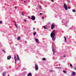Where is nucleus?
I'll use <instances>...</instances> for the list:
<instances>
[{
	"label": "nucleus",
	"mask_w": 76,
	"mask_h": 76,
	"mask_svg": "<svg viewBox=\"0 0 76 76\" xmlns=\"http://www.w3.org/2000/svg\"><path fill=\"white\" fill-rule=\"evenodd\" d=\"M50 36L52 38V40L53 41H54L56 40V38L55 37V32L54 30H53L50 34Z\"/></svg>",
	"instance_id": "1"
},
{
	"label": "nucleus",
	"mask_w": 76,
	"mask_h": 76,
	"mask_svg": "<svg viewBox=\"0 0 76 76\" xmlns=\"http://www.w3.org/2000/svg\"><path fill=\"white\" fill-rule=\"evenodd\" d=\"M64 7L65 9L66 10H67L68 8L67 7V5L65 3L64 4Z\"/></svg>",
	"instance_id": "2"
},
{
	"label": "nucleus",
	"mask_w": 76,
	"mask_h": 76,
	"mask_svg": "<svg viewBox=\"0 0 76 76\" xmlns=\"http://www.w3.org/2000/svg\"><path fill=\"white\" fill-rule=\"evenodd\" d=\"M35 70L36 71L38 70V66L37 64L35 65Z\"/></svg>",
	"instance_id": "3"
},
{
	"label": "nucleus",
	"mask_w": 76,
	"mask_h": 76,
	"mask_svg": "<svg viewBox=\"0 0 76 76\" xmlns=\"http://www.w3.org/2000/svg\"><path fill=\"white\" fill-rule=\"evenodd\" d=\"M31 19L32 20H35V17L34 15L31 16Z\"/></svg>",
	"instance_id": "4"
},
{
	"label": "nucleus",
	"mask_w": 76,
	"mask_h": 76,
	"mask_svg": "<svg viewBox=\"0 0 76 76\" xmlns=\"http://www.w3.org/2000/svg\"><path fill=\"white\" fill-rule=\"evenodd\" d=\"M34 39L36 42L37 43V44H39V42L38 41V39H36L35 37L34 38Z\"/></svg>",
	"instance_id": "5"
},
{
	"label": "nucleus",
	"mask_w": 76,
	"mask_h": 76,
	"mask_svg": "<svg viewBox=\"0 0 76 76\" xmlns=\"http://www.w3.org/2000/svg\"><path fill=\"white\" fill-rule=\"evenodd\" d=\"M52 49L53 54L54 55L55 54V50H54V47H53L52 46Z\"/></svg>",
	"instance_id": "6"
},
{
	"label": "nucleus",
	"mask_w": 76,
	"mask_h": 76,
	"mask_svg": "<svg viewBox=\"0 0 76 76\" xmlns=\"http://www.w3.org/2000/svg\"><path fill=\"white\" fill-rule=\"evenodd\" d=\"M14 59L15 61V64L16 63V55H15L14 56Z\"/></svg>",
	"instance_id": "7"
},
{
	"label": "nucleus",
	"mask_w": 76,
	"mask_h": 76,
	"mask_svg": "<svg viewBox=\"0 0 76 76\" xmlns=\"http://www.w3.org/2000/svg\"><path fill=\"white\" fill-rule=\"evenodd\" d=\"M54 25L52 24L51 26V28L52 29H54Z\"/></svg>",
	"instance_id": "8"
},
{
	"label": "nucleus",
	"mask_w": 76,
	"mask_h": 76,
	"mask_svg": "<svg viewBox=\"0 0 76 76\" xmlns=\"http://www.w3.org/2000/svg\"><path fill=\"white\" fill-rule=\"evenodd\" d=\"M76 75V73L74 72H72V76H74V75Z\"/></svg>",
	"instance_id": "9"
},
{
	"label": "nucleus",
	"mask_w": 76,
	"mask_h": 76,
	"mask_svg": "<svg viewBox=\"0 0 76 76\" xmlns=\"http://www.w3.org/2000/svg\"><path fill=\"white\" fill-rule=\"evenodd\" d=\"M11 56H8L7 57V59L8 60H10V58H11Z\"/></svg>",
	"instance_id": "10"
},
{
	"label": "nucleus",
	"mask_w": 76,
	"mask_h": 76,
	"mask_svg": "<svg viewBox=\"0 0 76 76\" xmlns=\"http://www.w3.org/2000/svg\"><path fill=\"white\" fill-rule=\"evenodd\" d=\"M27 76H32V74L31 73H29L28 74Z\"/></svg>",
	"instance_id": "11"
},
{
	"label": "nucleus",
	"mask_w": 76,
	"mask_h": 76,
	"mask_svg": "<svg viewBox=\"0 0 76 76\" xmlns=\"http://www.w3.org/2000/svg\"><path fill=\"white\" fill-rule=\"evenodd\" d=\"M17 60H19V56L18 55H17Z\"/></svg>",
	"instance_id": "12"
},
{
	"label": "nucleus",
	"mask_w": 76,
	"mask_h": 76,
	"mask_svg": "<svg viewBox=\"0 0 76 76\" xmlns=\"http://www.w3.org/2000/svg\"><path fill=\"white\" fill-rule=\"evenodd\" d=\"M64 41L65 42H66V38L65 37V36H64Z\"/></svg>",
	"instance_id": "13"
},
{
	"label": "nucleus",
	"mask_w": 76,
	"mask_h": 76,
	"mask_svg": "<svg viewBox=\"0 0 76 76\" xmlns=\"http://www.w3.org/2000/svg\"><path fill=\"white\" fill-rule=\"evenodd\" d=\"M20 39V37H18V40H19Z\"/></svg>",
	"instance_id": "14"
},
{
	"label": "nucleus",
	"mask_w": 76,
	"mask_h": 76,
	"mask_svg": "<svg viewBox=\"0 0 76 76\" xmlns=\"http://www.w3.org/2000/svg\"><path fill=\"white\" fill-rule=\"evenodd\" d=\"M42 60L44 61V60H46V59L45 58H42Z\"/></svg>",
	"instance_id": "15"
},
{
	"label": "nucleus",
	"mask_w": 76,
	"mask_h": 76,
	"mask_svg": "<svg viewBox=\"0 0 76 76\" xmlns=\"http://www.w3.org/2000/svg\"><path fill=\"white\" fill-rule=\"evenodd\" d=\"M72 12H76V10H75V9H73Z\"/></svg>",
	"instance_id": "16"
},
{
	"label": "nucleus",
	"mask_w": 76,
	"mask_h": 76,
	"mask_svg": "<svg viewBox=\"0 0 76 76\" xmlns=\"http://www.w3.org/2000/svg\"><path fill=\"white\" fill-rule=\"evenodd\" d=\"M70 66L71 67V68H73V66H72V64H70Z\"/></svg>",
	"instance_id": "17"
},
{
	"label": "nucleus",
	"mask_w": 76,
	"mask_h": 76,
	"mask_svg": "<svg viewBox=\"0 0 76 76\" xmlns=\"http://www.w3.org/2000/svg\"><path fill=\"white\" fill-rule=\"evenodd\" d=\"M22 15H23V16H24V12H22Z\"/></svg>",
	"instance_id": "18"
},
{
	"label": "nucleus",
	"mask_w": 76,
	"mask_h": 76,
	"mask_svg": "<svg viewBox=\"0 0 76 76\" xmlns=\"http://www.w3.org/2000/svg\"><path fill=\"white\" fill-rule=\"evenodd\" d=\"M63 72L64 73H66V71L63 70Z\"/></svg>",
	"instance_id": "19"
},
{
	"label": "nucleus",
	"mask_w": 76,
	"mask_h": 76,
	"mask_svg": "<svg viewBox=\"0 0 76 76\" xmlns=\"http://www.w3.org/2000/svg\"><path fill=\"white\" fill-rule=\"evenodd\" d=\"M15 25L16 27L17 28H18V26H17V25H16V22H15Z\"/></svg>",
	"instance_id": "20"
},
{
	"label": "nucleus",
	"mask_w": 76,
	"mask_h": 76,
	"mask_svg": "<svg viewBox=\"0 0 76 76\" xmlns=\"http://www.w3.org/2000/svg\"><path fill=\"white\" fill-rule=\"evenodd\" d=\"M3 23V22H2V21L0 20V24H1Z\"/></svg>",
	"instance_id": "21"
},
{
	"label": "nucleus",
	"mask_w": 76,
	"mask_h": 76,
	"mask_svg": "<svg viewBox=\"0 0 76 76\" xmlns=\"http://www.w3.org/2000/svg\"><path fill=\"white\" fill-rule=\"evenodd\" d=\"M44 29H47V27L45 26H44Z\"/></svg>",
	"instance_id": "22"
},
{
	"label": "nucleus",
	"mask_w": 76,
	"mask_h": 76,
	"mask_svg": "<svg viewBox=\"0 0 76 76\" xmlns=\"http://www.w3.org/2000/svg\"><path fill=\"white\" fill-rule=\"evenodd\" d=\"M33 35H36V32H34L33 34Z\"/></svg>",
	"instance_id": "23"
},
{
	"label": "nucleus",
	"mask_w": 76,
	"mask_h": 76,
	"mask_svg": "<svg viewBox=\"0 0 76 76\" xmlns=\"http://www.w3.org/2000/svg\"><path fill=\"white\" fill-rule=\"evenodd\" d=\"M24 22H26V19H25L24 20Z\"/></svg>",
	"instance_id": "24"
},
{
	"label": "nucleus",
	"mask_w": 76,
	"mask_h": 76,
	"mask_svg": "<svg viewBox=\"0 0 76 76\" xmlns=\"http://www.w3.org/2000/svg\"><path fill=\"white\" fill-rule=\"evenodd\" d=\"M53 72V70H51L50 71V72Z\"/></svg>",
	"instance_id": "25"
},
{
	"label": "nucleus",
	"mask_w": 76,
	"mask_h": 76,
	"mask_svg": "<svg viewBox=\"0 0 76 76\" xmlns=\"http://www.w3.org/2000/svg\"><path fill=\"white\" fill-rule=\"evenodd\" d=\"M39 9H41V7L40 6H39Z\"/></svg>",
	"instance_id": "26"
},
{
	"label": "nucleus",
	"mask_w": 76,
	"mask_h": 76,
	"mask_svg": "<svg viewBox=\"0 0 76 76\" xmlns=\"http://www.w3.org/2000/svg\"><path fill=\"white\" fill-rule=\"evenodd\" d=\"M24 3H26V1H24Z\"/></svg>",
	"instance_id": "27"
},
{
	"label": "nucleus",
	"mask_w": 76,
	"mask_h": 76,
	"mask_svg": "<svg viewBox=\"0 0 76 76\" xmlns=\"http://www.w3.org/2000/svg\"><path fill=\"white\" fill-rule=\"evenodd\" d=\"M42 19H44V17H42Z\"/></svg>",
	"instance_id": "28"
},
{
	"label": "nucleus",
	"mask_w": 76,
	"mask_h": 76,
	"mask_svg": "<svg viewBox=\"0 0 76 76\" xmlns=\"http://www.w3.org/2000/svg\"><path fill=\"white\" fill-rule=\"evenodd\" d=\"M33 31H34V30H35V28H33Z\"/></svg>",
	"instance_id": "29"
},
{
	"label": "nucleus",
	"mask_w": 76,
	"mask_h": 76,
	"mask_svg": "<svg viewBox=\"0 0 76 76\" xmlns=\"http://www.w3.org/2000/svg\"><path fill=\"white\" fill-rule=\"evenodd\" d=\"M68 3H70V1H68Z\"/></svg>",
	"instance_id": "30"
},
{
	"label": "nucleus",
	"mask_w": 76,
	"mask_h": 76,
	"mask_svg": "<svg viewBox=\"0 0 76 76\" xmlns=\"http://www.w3.org/2000/svg\"><path fill=\"white\" fill-rule=\"evenodd\" d=\"M2 51H4V52H6L5 51V50H2Z\"/></svg>",
	"instance_id": "31"
},
{
	"label": "nucleus",
	"mask_w": 76,
	"mask_h": 76,
	"mask_svg": "<svg viewBox=\"0 0 76 76\" xmlns=\"http://www.w3.org/2000/svg\"><path fill=\"white\" fill-rule=\"evenodd\" d=\"M28 18H29V19H31V17H28Z\"/></svg>",
	"instance_id": "32"
},
{
	"label": "nucleus",
	"mask_w": 76,
	"mask_h": 76,
	"mask_svg": "<svg viewBox=\"0 0 76 76\" xmlns=\"http://www.w3.org/2000/svg\"><path fill=\"white\" fill-rule=\"evenodd\" d=\"M64 57H66V56H65V55H64Z\"/></svg>",
	"instance_id": "33"
},
{
	"label": "nucleus",
	"mask_w": 76,
	"mask_h": 76,
	"mask_svg": "<svg viewBox=\"0 0 76 76\" xmlns=\"http://www.w3.org/2000/svg\"><path fill=\"white\" fill-rule=\"evenodd\" d=\"M40 15H42V13H40Z\"/></svg>",
	"instance_id": "34"
},
{
	"label": "nucleus",
	"mask_w": 76,
	"mask_h": 76,
	"mask_svg": "<svg viewBox=\"0 0 76 76\" xmlns=\"http://www.w3.org/2000/svg\"><path fill=\"white\" fill-rule=\"evenodd\" d=\"M68 8L70 9V7H68Z\"/></svg>",
	"instance_id": "35"
},
{
	"label": "nucleus",
	"mask_w": 76,
	"mask_h": 76,
	"mask_svg": "<svg viewBox=\"0 0 76 76\" xmlns=\"http://www.w3.org/2000/svg\"><path fill=\"white\" fill-rule=\"evenodd\" d=\"M15 9H17L16 7H15Z\"/></svg>",
	"instance_id": "36"
},
{
	"label": "nucleus",
	"mask_w": 76,
	"mask_h": 76,
	"mask_svg": "<svg viewBox=\"0 0 76 76\" xmlns=\"http://www.w3.org/2000/svg\"><path fill=\"white\" fill-rule=\"evenodd\" d=\"M52 1V2H53V0H51Z\"/></svg>",
	"instance_id": "37"
},
{
	"label": "nucleus",
	"mask_w": 76,
	"mask_h": 76,
	"mask_svg": "<svg viewBox=\"0 0 76 76\" xmlns=\"http://www.w3.org/2000/svg\"><path fill=\"white\" fill-rule=\"evenodd\" d=\"M25 42H26V41H25Z\"/></svg>",
	"instance_id": "38"
},
{
	"label": "nucleus",
	"mask_w": 76,
	"mask_h": 76,
	"mask_svg": "<svg viewBox=\"0 0 76 76\" xmlns=\"http://www.w3.org/2000/svg\"><path fill=\"white\" fill-rule=\"evenodd\" d=\"M16 45H17V44H16Z\"/></svg>",
	"instance_id": "39"
},
{
	"label": "nucleus",
	"mask_w": 76,
	"mask_h": 76,
	"mask_svg": "<svg viewBox=\"0 0 76 76\" xmlns=\"http://www.w3.org/2000/svg\"><path fill=\"white\" fill-rule=\"evenodd\" d=\"M58 68H60V69H61V68H59V67Z\"/></svg>",
	"instance_id": "40"
},
{
	"label": "nucleus",
	"mask_w": 76,
	"mask_h": 76,
	"mask_svg": "<svg viewBox=\"0 0 76 76\" xmlns=\"http://www.w3.org/2000/svg\"><path fill=\"white\" fill-rule=\"evenodd\" d=\"M21 0V1H22V0Z\"/></svg>",
	"instance_id": "41"
},
{
	"label": "nucleus",
	"mask_w": 76,
	"mask_h": 76,
	"mask_svg": "<svg viewBox=\"0 0 76 76\" xmlns=\"http://www.w3.org/2000/svg\"><path fill=\"white\" fill-rule=\"evenodd\" d=\"M56 68H58L57 67H56Z\"/></svg>",
	"instance_id": "42"
},
{
	"label": "nucleus",
	"mask_w": 76,
	"mask_h": 76,
	"mask_svg": "<svg viewBox=\"0 0 76 76\" xmlns=\"http://www.w3.org/2000/svg\"><path fill=\"white\" fill-rule=\"evenodd\" d=\"M8 76H10L9 75H8Z\"/></svg>",
	"instance_id": "43"
}]
</instances>
